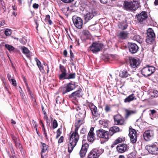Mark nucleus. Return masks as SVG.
Here are the masks:
<instances>
[{
  "instance_id": "1",
  "label": "nucleus",
  "mask_w": 158,
  "mask_h": 158,
  "mask_svg": "<svg viewBox=\"0 0 158 158\" xmlns=\"http://www.w3.org/2000/svg\"><path fill=\"white\" fill-rule=\"evenodd\" d=\"M79 128V127H75L74 132L70 136L68 148V152L69 153L72 152L79 140V136L77 132Z\"/></svg>"
},
{
  "instance_id": "2",
  "label": "nucleus",
  "mask_w": 158,
  "mask_h": 158,
  "mask_svg": "<svg viewBox=\"0 0 158 158\" xmlns=\"http://www.w3.org/2000/svg\"><path fill=\"white\" fill-rule=\"evenodd\" d=\"M77 110H80L78 114L76 115V123L75 126L79 127L83 123H84V119L86 116V111L84 108H80L78 107Z\"/></svg>"
},
{
  "instance_id": "3",
  "label": "nucleus",
  "mask_w": 158,
  "mask_h": 158,
  "mask_svg": "<svg viewBox=\"0 0 158 158\" xmlns=\"http://www.w3.org/2000/svg\"><path fill=\"white\" fill-rule=\"evenodd\" d=\"M123 5L124 9L128 11H135L139 7L138 2L135 1L133 2L125 1L124 2Z\"/></svg>"
},
{
  "instance_id": "4",
  "label": "nucleus",
  "mask_w": 158,
  "mask_h": 158,
  "mask_svg": "<svg viewBox=\"0 0 158 158\" xmlns=\"http://www.w3.org/2000/svg\"><path fill=\"white\" fill-rule=\"evenodd\" d=\"M75 85L71 82L65 84L64 86L60 87V91L63 95L70 92L75 88Z\"/></svg>"
},
{
  "instance_id": "5",
  "label": "nucleus",
  "mask_w": 158,
  "mask_h": 158,
  "mask_svg": "<svg viewBox=\"0 0 158 158\" xmlns=\"http://www.w3.org/2000/svg\"><path fill=\"white\" fill-rule=\"evenodd\" d=\"M156 143L151 144H148L145 146V149L151 154L157 155L158 154V146Z\"/></svg>"
},
{
  "instance_id": "6",
  "label": "nucleus",
  "mask_w": 158,
  "mask_h": 158,
  "mask_svg": "<svg viewBox=\"0 0 158 158\" xmlns=\"http://www.w3.org/2000/svg\"><path fill=\"white\" fill-rule=\"evenodd\" d=\"M96 134L97 137L104 139L105 141L109 140L110 136L109 131L102 129L97 130L96 131Z\"/></svg>"
},
{
  "instance_id": "7",
  "label": "nucleus",
  "mask_w": 158,
  "mask_h": 158,
  "mask_svg": "<svg viewBox=\"0 0 158 158\" xmlns=\"http://www.w3.org/2000/svg\"><path fill=\"white\" fill-rule=\"evenodd\" d=\"M155 69L154 67L147 65L142 69L141 73L145 77L149 76L154 72Z\"/></svg>"
},
{
  "instance_id": "8",
  "label": "nucleus",
  "mask_w": 158,
  "mask_h": 158,
  "mask_svg": "<svg viewBox=\"0 0 158 158\" xmlns=\"http://www.w3.org/2000/svg\"><path fill=\"white\" fill-rule=\"evenodd\" d=\"M146 42L149 44H152L154 41L155 36V34L153 30L151 28H149L147 30V33Z\"/></svg>"
},
{
  "instance_id": "9",
  "label": "nucleus",
  "mask_w": 158,
  "mask_h": 158,
  "mask_svg": "<svg viewBox=\"0 0 158 158\" xmlns=\"http://www.w3.org/2000/svg\"><path fill=\"white\" fill-rule=\"evenodd\" d=\"M103 47L102 44L97 42L93 43L89 47L90 50L94 53L100 51Z\"/></svg>"
},
{
  "instance_id": "10",
  "label": "nucleus",
  "mask_w": 158,
  "mask_h": 158,
  "mask_svg": "<svg viewBox=\"0 0 158 158\" xmlns=\"http://www.w3.org/2000/svg\"><path fill=\"white\" fill-rule=\"evenodd\" d=\"M136 17L138 22L142 24L145 22L148 18V15L146 11H142L139 14L136 15Z\"/></svg>"
},
{
  "instance_id": "11",
  "label": "nucleus",
  "mask_w": 158,
  "mask_h": 158,
  "mask_svg": "<svg viewBox=\"0 0 158 158\" xmlns=\"http://www.w3.org/2000/svg\"><path fill=\"white\" fill-rule=\"evenodd\" d=\"M73 21L75 26L78 29H81L82 27L83 21L82 19L77 16L73 17Z\"/></svg>"
},
{
  "instance_id": "12",
  "label": "nucleus",
  "mask_w": 158,
  "mask_h": 158,
  "mask_svg": "<svg viewBox=\"0 0 158 158\" xmlns=\"http://www.w3.org/2000/svg\"><path fill=\"white\" fill-rule=\"evenodd\" d=\"M99 12L98 11L94 9L92 10L85 15V19L86 22H88L94 16L99 15Z\"/></svg>"
},
{
  "instance_id": "13",
  "label": "nucleus",
  "mask_w": 158,
  "mask_h": 158,
  "mask_svg": "<svg viewBox=\"0 0 158 158\" xmlns=\"http://www.w3.org/2000/svg\"><path fill=\"white\" fill-rule=\"evenodd\" d=\"M87 105L90 108L92 115L94 116V117H98L99 116V114H98V112L97 111V107L94 106L92 103L88 102L86 101Z\"/></svg>"
},
{
  "instance_id": "14",
  "label": "nucleus",
  "mask_w": 158,
  "mask_h": 158,
  "mask_svg": "<svg viewBox=\"0 0 158 158\" xmlns=\"http://www.w3.org/2000/svg\"><path fill=\"white\" fill-rule=\"evenodd\" d=\"M154 135V132L153 130H148L144 132L143 137L145 140L148 141L153 138Z\"/></svg>"
},
{
  "instance_id": "15",
  "label": "nucleus",
  "mask_w": 158,
  "mask_h": 158,
  "mask_svg": "<svg viewBox=\"0 0 158 158\" xmlns=\"http://www.w3.org/2000/svg\"><path fill=\"white\" fill-rule=\"evenodd\" d=\"M129 147L126 143L119 144L116 147L117 151L119 153H123L127 151L129 149Z\"/></svg>"
},
{
  "instance_id": "16",
  "label": "nucleus",
  "mask_w": 158,
  "mask_h": 158,
  "mask_svg": "<svg viewBox=\"0 0 158 158\" xmlns=\"http://www.w3.org/2000/svg\"><path fill=\"white\" fill-rule=\"evenodd\" d=\"M128 47L129 52L132 54L136 53L139 49V47L137 45L133 43L129 42Z\"/></svg>"
},
{
  "instance_id": "17",
  "label": "nucleus",
  "mask_w": 158,
  "mask_h": 158,
  "mask_svg": "<svg viewBox=\"0 0 158 158\" xmlns=\"http://www.w3.org/2000/svg\"><path fill=\"white\" fill-rule=\"evenodd\" d=\"M113 118L114 123L116 125H122L124 123V119L120 115L117 114L115 115Z\"/></svg>"
},
{
  "instance_id": "18",
  "label": "nucleus",
  "mask_w": 158,
  "mask_h": 158,
  "mask_svg": "<svg viewBox=\"0 0 158 158\" xmlns=\"http://www.w3.org/2000/svg\"><path fill=\"white\" fill-rule=\"evenodd\" d=\"M100 155V150L97 148L92 150L88 155V158H98Z\"/></svg>"
},
{
  "instance_id": "19",
  "label": "nucleus",
  "mask_w": 158,
  "mask_h": 158,
  "mask_svg": "<svg viewBox=\"0 0 158 158\" xmlns=\"http://www.w3.org/2000/svg\"><path fill=\"white\" fill-rule=\"evenodd\" d=\"M59 68L62 73L59 76V79L61 80L67 79L66 77H67V74L66 69L63 66L61 65H60Z\"/></svg>"
},
{
  "instance_id": "20",
  "label": "nucleus",
  "mask_w": 158,
  "mask_h": 158,
  "mask_svg": "<svg viewBox=\"0 0 158 158\" xmlns=\"http://www.w3.org/2000/svg\"><path fill=\"white\" fill-rule=\"evenodd\" d=\"M94 127H91L87 136L88 140L91 143H93L95 139V134L94 132Z\"/></svg>"
},
{
  "instance_id": "21",
  "label": "nucleus",
  "mask_w": 158,
  "mask_h": 158,
  "mask_svg": "<svg viewBox=\"0 0 158 158\" xmlns=\"http://www.w3.org/2000/svg\"><path fill=\"white\" fill-rule=\"evenodd\" d=\"M88 147L89 145L87 143H85L82 145V147L79 153L81 157H83L85 156L87 152Z\"/></svg>"
},
{
  "instance_id": "22",
  "label": "nucleus",
  "mask_w": 158,
  "mask_h": 158,
  "mask_svg": "<svg viewBox=\"0 0 158 158\" xmlns=\"http://www.w3.org/2000/svg\"><path fill=\"white\" fill-rule=\"evenodd\" d=\"M130 64L131 67L135 68L139 64V60L134 58H132L130 59Z\"/></svg>"
},
{
  "instance_id": "23",
  "label": "nucleus",
  "mask_w": 158,
  "mask_h": 158,
  "mask_svg": "<svg viewBox=\"0 0 158 158\" xmlns=\"http://www.w3.org/2000/svg\"><path fill=\"white\" fill-rule=\"evenodd\" d=\"M82 94L81 90H77L72 93L69 95L70 98H78L82 97Z\"/></svg>"
},
{
  "instance_id": "24",
  "label": "nucleus",
  "mask_w": 158,
  "mask_h": 158,
  "mask_svg": "<svg viewBox=\"0 0 158 158\" xmlns=\"http://www.w3.org/2000/svg\"><path fill=\"white\" fill-rule=\"evenodd\" d=\"M119 128L117 126H114L110 127L109 129V134L110 136L115 133L121 131Z\"/></svg>"
},
{
  "instance_id": "25",
  "label": "nucleus",
  "mask_w": 158,
  "mask_h": 158,
  "mask_svg": "<svg viewBox=\"0 0 158 158\" xmlns=\"http://www.w3.org/2000/svg\"><path fill=\"white\" fill-rule=\"evenodd\" d=\"M136 99V98L135 94H132L124 99V102L125 103H130L131 102Z\"/></svg>"
},
{
  "instance_id": "26",
  "label": "nucleus",
  "mask_w": 158,
  "mask_h": 158,
  "mask_svg": "<svg viewBox=\"0 0 158 158\" xmlns=\"http://www.w3.org/2000/svg\"><path fill=\"white\" fill-rule=\"evenodd\" d=\"M119 76L123 78H126L130 76L126 69L121 71L119 73Z\"/></svg>"
},
{
  "instance_id": "27",
  "label": "nucleus",
  "mask_w": 158,
  "mask_h": 158,
  "mask_svg": "<svg viewBox=\"0 0 158 158\" xmlns=\"http://www.w3.org/2000/svg\"><path fill=\"white\" fill-rule=\"evenodd\" d=\"M21 48L22 49L23 53L26 54L27 57H30L31 55V53L30 52L28 48L25 47H21Z\"/></svg>"
},
{
  "instance_id": "28",
  "label": "nucleus",
  "mask_w": 158,
  "mask_h": 158,
  "mask_svg": "<svg viewBox=\"0 0 158 158\" xmlns=\"http://www.w3.org/2000/svg\"><path fill=\"white\" fill-rule=\"evenodd\" d=\"M128 35V33L126 31H123L120 32L118 35L119 38L122 39L126 38Z\"/></svg>"
},
{
  "instance_id": "29",
  "label": "nucleus",
  "mask_w": 158,
  "mask_h": 158,
  "mask_svg": "<svg viewBox=\"0 0 158 158\" xmlns=\"http://www.w3.org/2000/svg\"><path fill=\"white\" fill-rule=\"evenodd\" d=\"M35 60L36 62V64L40 71L44 70L43 67L40 61L37 58H35Z\"/></svg>"
},
{
  "instance_id": "30",
  "label": "nucleus",
  "mask_w": 158,
  "mask_h": 158,
  "mask_svg": "<svg viewBox=\"0 0 158 158\" xmlns=\"http://www.w3.org/2000/svg\"><path fill=\"white\" fill-rule=\"evenodd\" d=\"M126 114L125 115V118H127L129 116L132 114H134L136 113V110H126Z\"/></svg>"
},
{
  "instance_id": "31",
  "label": "nucleus",
  "mask_w": 158,
  "mask_h": 158,
  "mask_svg": "<svg viewBox=\"0 0 158 158\" xmlns=\"http://www.w3.org/2000/svg\"><path fill=\"white\" fill-rule=\"evenodd\" d=\"M109 121L107 120H101L99 121L100 124L102 125L104 127H106L108 126Z\"/></svg>"
},
{
  "instance_id": "32",
  "label": "nucleus",
  "mask_w": 158,
  "mask_h": 158,
  "mask_svg": "<svg viewBox=\"0 0 158 158\" xmlns=\"http://www.w3.org/2000/svg\"><path fill=\"white\" fill-rule=\"evenodd\" d=\"M129 136H136L137 132L134 129L129 128Z\"/></svg>"
},
{
  "instance_id": "33",
  "label": "nucleus",
  "mask_w": 158,
  "mask_h": 158,
  "mask_svg": "<svg viewBox=\"0 0 158 158\" xmlns=\"http://www.w3.org/2000/svg\"><path fill=\"white\" fill-rule=\"evenodd\" d=\"M128 25L126 22H123L118 25L119 28L121 29H125L127 28Z\"/></svg>"
},
{
  "instance_id": "34",
  "label": "nucleus",
  "mask_w": 158,
  "mask_h": 158,
  "mask_svg": "<svg viewBox=\"0 0 158 158\" xmlns=\"http://www.w3.org/2000/svg\"><path fill=\"white\" fill-rule=\"evenodd\" d=\"M41 144L42 146V148L41 152V153H44L46 152V151L47 150L48 148V146L45 143L41 142Z\"/></svg>"
},
{
  "instance_id": "35",
  "label": "nucleus",
  "mask_w": 158,
  "mask_h": 158,
  "mask_svg": "<svg viewBox=\"0 0 158 158\" xmlns=\"http://www.w3.org/2000/svg\"><path fill=\"white\" fill-rule=\"evenodd\" d=\"M124 140V138L119 137L114 141L113 143V144L114 145H116L117 144L122 142Z\"/></svg>"
},
{
  "instance_id": "36",
  "label": "nucleus",
  "mask_w": 158,
  "mask_h": 158,
  "mask_svg": "<svg viewBox=\"0 0 158 158\" xmlns=\"http://www.w3.org/2000/svg\"><path fill=\"white\" fill-rule=\"evenodd\" d=\"M76 74L75 73L67 74V77H66L67 79H73L75 78Z\"/></svg>"
},
{
  "instance_id": "37",
  "label": "nucleus",
  "mask_w": 158,
  "mask_h": 158,
  "mask_svg": "<svg viewBox=\"0 0 158 158\" xmlns=\"http://www.w3.org/2000/svg\"><path fill=\"white\" fill-rule=\"evenodd\" d=\"M14 143L16 148L18 149H19L20 151H22V146L20 143L19 140L18 141H17Z\"/></svg>"
},
{
  "instance_id": "38",
  "label": "nucleus",
  "mask_w": 158,
  "mask_h": 158,
  "mask_svg": "<svg viewBox=\"0 0 158 158\" xmlns=\"http://www.w3.org/2000/svg\"><path fill=\"white\" fill-rule=\"evenodd\" d=\"M5 47L9 51H12L15 49L13 46L8 44H6L5 45Z\"/></svg>"
},
{
  "instance_id": "39",
  "label": "nucleus",
  "mask_w": 158,
  "mask_h": 158,
  "mask_svg": "<svg viewBox=\"0 0 158 158\" xmlns=\"http://www.w3.org/2000/svg\"><path fill=\"white\" fill-rule=\"evenodd\" d=\"M131 142L133 143H135L137 141V136H129Z\"/></svg>"
},
{
  "instance_id": "40",
  "label": "nucleus",
  "mask_w": 158,
  "mask_h": 158,
  "mask_svg": "<svg viewBox=\"0 0 158 158\" xmlns=\"http://www.w3.org/2000/svg\"><path fill=\"white\" fill-rule=\"evenodd\" d=\"M135 40L138 42L141 43L142 42V39L141 38V37L139 35H136L135 36Z\"/></svg>"
},
{
  "instance_id": "41",
  "label": "nucleus",
  "mask_w": 158,
  "mask_h": 158,
  "mask_svg": "<svg viewBox=\"0 0 158 158\" xmlns=\"http://www.w3.org/2000/svg\"><path fill=\"white\" fill-rule=\"evenodd\" d=\"M11 33V30L9 29H6L4 32V34L6 36H9Z\"/></svg>"
},
{
  "instance_id": "42",
  "label": "nucleus",
  "mask_w": 158,
  "mask_h": 158,
  "mask_svg": "<svg viewBox=\"0 0 158 158\" xmlns=\"http://www.w3.org/2000/svg\"><path fill=\"white\" fill-rule=\"evenodd\" d=\"M11 136L14 143L17 141H18L19 140L17 136H15L12 134L11 135Z\"/></svg>"
},
{
  "instance_id": "43",
  "label": "nucleus",
  "mask_w": 158,
  "mask_h": 158,
  "mask_svg": "<svg viewBox=\"0 0 158 158\" xmlns=\"http://www.w3.org/2000/svg\"><path fill=\"white\" fill-rule=\"evenodd\" d=\"M19 41L22 44H25L27 42V40L25 37H23L20 39Z\"/></svg>"
},
{
  "instance_id": "44",
  "label": "nucleus",
  "mask_w": 158,
  "mask_h": 158,
  "mask_svg": "<svg viewBox=\"0 0 158 158\" xmlns=\"http://www.w3.org/2000/svg\"><path fill=\"white\" fill-rule=\"evenodd\" d=\"M105 110L106 112H107L110 111L111 110V106L110 105H106L105 106Z\"/></svg>"
},
{
  "instance_id": "45",
  "label": "nucleus",
  "mask_w": 158,
  "mask_h": 158,
  "mask_svg": "<svg viewBox=\"0 0 158 158\" xmlns=\"http://www.w3.org/2000/svg\"><path fill=\"white\" fill-rule=\"evenodd\" d=\"M135 152H132L127 155L128 158H135Z\"/></svg>"
},
{
  "instance_id": "46",
  "label": "nucleus",
  "mask_w": 158,
  "mask_h": 158,
  "mask_svg": "<svg viewBox=\"0 0 158 158\" xmlns=\"http://www.w3.org/2000/svg\"><path fill=\"white\" fill-rule=\"evenodd\" d=\"M53 129H54L56 128L58 126V124L56 120L55 119H54L53 122Z\"/></svg>"
},
{
  "instance_id": "47",
  "label": "nucleus",
  "mask_w": 158,
  "mask_h": 158,
  "mask_svg": "<svg viewBox=\"0 0 158 158\" xmlns=\"http://www.w3.org/2000/svg\"><path fill=\"white\" fill-rule=\"evenodd\" d=\"M149 111L151 113L149 114L151 117H152L153 115L156 112V111L154 110H150Z\"/></svg>"
},
{
  "instance_id": "48",
  "label": "nucleus",
  "mask_w": 158,
  "mask_h": 158,
  "mask_svg": "<svg viewBox=\"0 0 158 158\" xmlns=\"http://www.w3.org/2000/svg\"><path fill=\"white\" fill-rule=\"evenodd\" d=\"M57 135L56 137V139H57L58 137L60 136V134H61V132L60 131V129H58L57 131Z\"/></svg>"
},
{
  "instance_id": "49",
  "label": "nucleus",
  "mask_w": 158,
  "mask_h": 158,
  "mask_svg": "<svg viewBox=\"0 0 158 158\" xmlns=\"http://www.w3.org/2000/svg\"><path fill=\"white\" fill-rule=\"evenodd\" d=\"M11 83H12V84L14 86H16V85H17V84H16V81H15V80L14 79H11V81H10Z\"/></svg>"
},
{
  "instance_id": "50",
  "label": "nucleus",
  "mask_w": 158,
  "mask_h": 158,
  "mask_svg": "<svg viewBox=\"0 0 158 158\" xmlns=\"http://www.w3.org/2000/svg\"><path fill=\"white\" fill-rule=\"evenodd\" d=\"M74 0H60V1H62L63 2L67 3H70Z\"/></svg>"
},
{
  "instance_id": "51",
  "label": "nucleus",
  "mask_w": 158,
  "mask_h": 158,
  "mask_svg": "<svg viewBox=\"0 0 158 158\" xmlns=\"http://www.w3.org/2000/svg\"><path fill=\"white\" fill-rule=\"evenodd\" d=\"M64 139V137L62 136H61L58 140V143H62Z\"/></svg>"
},
{
  "instance_id": "52",
  "label": "nucleus",
  "mask_w": 158,
  "mask_h": 158,
  "mask_svg": "<svg viewBox=\"0 0 158 158\" xmlns=\"http://www.w3.org/2000/svg\"><path fill=\"white\" fill-rule=\"evenodd\" d=\"M70 56L71 59L73 60V58L74 57L73 54L71 50H70Z\"/></svg>"
},
{
  "instance_id": "53",
  "label": "nucleus",
  "mask_w": 158,
  "mask_h": 158,
  "mask_svg": "<svg viewBox=\"0 0 158 158\" xmlns=\"http://www.w3.org/2000/svg\"><path fill=\"white\" fill-rule=\"evenodd\" d=\"M39 5L37 4H36L35 3L33 5V7L34 9H37L39 7Z\"/></svg>"
},
{
  "instance_id": "54",
  "label": "nucleus",
  "mask_w": 158,
  "mask_h": 158,
  "mask_svg": "<svg viewBox=\"0 0 158 158\" xmlns=\"http://www.w3.org/2000/svg\"><path fill=\"white\" fill-rule=\"evenodd\" d=\"M108 0H100V2L102 4H106L107 3Z\"/></svg>"
},
{
  "instance_id": "55",
  "label": "nucleus",
  "mask_w": 158,
  "mask_h": 158,
  "mask_svg": "<svg viewBox=\"0 0 158 158\" xmlns=\"http://www.w3.org/2000/svg\"><path fill=\"white\" fill-rule=\"evenodd\" d=\"M5 23V20H2L0 21V27L4 25Z\"/></svg>"
},
{
  "instance_id": "56",
  "label": "nucleus",
  "mask_w": 158,
  "mask_h": 158,
  "mask_svg": "<svg viewBox=\"0 0 158 158\" xmlns=\"http://www.w3.org/2000/svg\"><path fill=\"white\" fill-rule=\"evenodd\" d=\"M7 76L8 79L10 81H11V79H12L11 78V75L10 74L8 73L7 75Z\"/></svg>"
},
{
  "instance_id": "57",
  "label": "nucleus",
  "mask_w": 158,
  "mask_h": 158,
  "mask_svg": "<svg viewBox=\"0 0 158 158\" xmlns=\"http://www.w3.org/2000/svg\"><path fill=\"white\" fill-rule=\"evenodd\" d=\"M63 54L65 57H66L67 56V52L66 50H65L64 51Z\"/></svg>"
},
{
  "instance_id": "58",
  "label": "nucleus",
  "mask_w": 158,
  "mask_h": 158,
  "mask_svg": "<svg viewBox=\"0 0 158 158\" xmlns=\"http://www.w3.org/2000/svg\"><path fill=\"white\" fill-rule=\"evenodd\" d=\"M50 19V16L49 15H46L45 20L47 21H48Z\"/></svg>"
},
{
  "instance_id": "59",
  "label": "nucleus",
  "mask_w": 158,
  "mask_h": 158,
  "mask_svg": "<svg viewBox=\"0 0 158 158\" xmlns=\"http://www.w3.org/2000/svg\"><path fill=\"white\" fill-rule=\"evenodd\" d=\"M20 89H21V90L20 91V94H21V96L23 97L24 96V95H23L24 94L23 93V91L20 88Z\"/></svg>"
},
{
  "instance_id": "60",
  "label": "nucleus",
  "mask_w": 158,
  "mask_h": 158,
  "mask_svg": "<svg viewBox=\"0 0 158 158\" xmlns=\"http://www.w3.org/2000/svg\"><path fill=\"white\" fill-rule=\"evenodd\" d=\"M12 7L13 10H17V7L15 6H12Z\"/></svg>"
},
{
  "instance_id": "61",
  "label": "nucleus",
  "mask_w": 158,
  "mask_h": 158,
  "mask_svg": "<svg viewBox=\"0 0 158 158\" xmlns=\"http://www.w3.org/2000/svg\"><path fill=\"white\" fill-rule=\"evenodd\" d=\"M154 4L155 5H158V0H155L154 1Z\"/></svg>"
},
{
  "instance_id": "62",
  "label": "nucleus",
  "mask_w": 158,
  "mask_h": 158,
  "mask_svg": "<svg viewBox=\"0 0 158 158\" xmlns=\"http://www.w3.org/2000/svg\"><path fill=\"white\" fill-rule=\"evenodd\" d=\"M118 158H125V157L124 155H120L119 156Z\"/></svg>"
},
{
  "instance_id": "63",
  "label": "nucleus",
  "mask_w": 158,
  "mask_h": 158,
  "mask_svg": "<svg viewBox=\"0 0 158 158\" xmlns=\"http://www.w3.org/2000/svg\"><path fill=\"white\" fill-rule=\"evenodd\" d=\"M11 123L12 124L14 125L16 124V122L13 119L11 120Z\"/></svg>"
},
{
  "instance_id": "64",
  "label": "nucleus",
  "mask_w": 158,
  "mask_h": 158,
  "mask_svg": "<svg viewBox=\"0 0 158 158\" xmlns=\"http://www.w3.org/2000/svg\"><path fill=\"white\" fill-rule=\"evenodd\" d=\"M12 14L15 16H16L17 15V13L16 12H15V11H13L12 12Z\"/></svg>"
}]
</instances>
